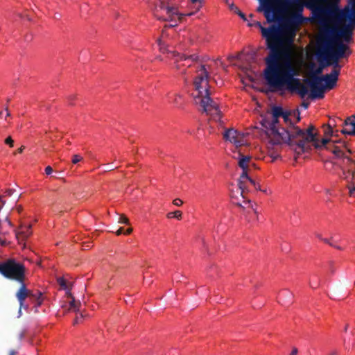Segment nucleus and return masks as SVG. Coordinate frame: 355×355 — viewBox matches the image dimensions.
<instances>
[{
    "mask_svg": "<svg viewBox=\"0 0 355 355\" xmlns=\"http://www.w3.org/2000/svg\"><path fill=\"white\" fill-rule=\"evenodd\" d=\"M309 105H310V103L305 101H304L301 104L302 107H303L304 109H307L309 107Z\"/></svg>",
    "mask_w": 355,
    "mask_h": 355,
    "instance_id": "37998d69",
    "label": "nucleus"
},
{
    "mask_svg": "<svg viewBox=\"0 0 355 355\" xmlns=\"http://www.w3.org/2000/svg\"><path fill=\"white\" fill-rule=\"evenodd\" d=\"M342 148H346L345 141H334L333 144L327 146L326 149L331 151L336 158H342L343 162L346 161L347 164H352L353 160L349 157L345 155Z\"/></svg>",
    "mask_w": 355,
    "mask_h": 355,
    "instance_id": "f8f14e48",
    "label": "nucleus"
},
{
    "mask_svg": "<svg viewBox=\"0 0 355 355\" xmlns=\"http://www.w3.org/2000/svg\"><path fill=\"white\" fill-rule=\"evenodd\" d=\"M297 354H298V349H297V347H293L292 348V351H291V352L290 353V354H289V355H297Z\"/></svg>",
    "mask_w": 355,
    "mask_h": 355,
    "instance_id": "a19ab883",
    "label": "nucleus"
},
{
    "mask_svg": "<svg viewBox=\"0 0 355 355\" xmlns=\"http://www.w3.org/2000/svg\"><path fill=\"white\" fill-rule=\"evenodd\" d=\"M301 84L304 85L306 89V93L302 96L297 90L295 91H291L288 88L287 85H284V87L281 89H277V90H272L270 87H269V90L272 92H275L278 91H282L284 89H288L291 93H295L300 96L301 98H304L308 94H309V89L308 86L310 87V94L309 95V97L311 99H320L323 98L324 97V84L322 83L323 80L321 76H313V77H308L307 78H305L303 80V82L301 81L300 79H299Z\"/></svg>",
    "mask_w": 355,
    "mask_h": 355,
    "instance_id": "0eeeda50",
    "label": "nucleus"
},
{
    "mask_svg": "<svg viewBox=\"0 0 355 355\" xmlns=\"http://www.w3.org/2000/svg\"><path fill=\"white\" fill-rule=\"evenodd\" d=\"M25 334H26V331L25 330H24L21 332H20L19 334V340H22L24 338V337L25 336Z\"/></svg>",
    "mask_w": 355,
    "mask_h": 355,
    "instance_id": "49530a36",
    "label": "nucleus"
},
{
    "mask_svg": "<svg viewBox=\"0 0 355 355\" xmlns=\"http://www.w3.org/2000/svg\"><path fill=\"white\" fill-rule=\"evenodd\" d=\"M328 355H338V352L336 349L332 350Z\"/></svg>",
    "mask_w": 355,
    "mask_h": 355,
    "instance_id": "8fccbe9b",
    "label": "nucleus"
},
{
    "mask_svg": "<svg viewBox=\"0 0 355 355\" xmlns=\"http://www.w3.org/2000/svg\"><path fill=\"white\" fill-rule=\"evenodd\" d=\"M180 98V96H176V98H175V102L176 103H178V98Z\"/></svg>",
    "mask_w": 355,
    "mask_h": 355,
    "instance_id": "052dcab7",
    "label": "nucleus"
},
{
    "mask_svg": "<svg viewBox=\"0 0 355 355\" xmlns=\"http://www.w3.org/2000/svg\"><path fill=\"white\" fill-rule=\"evenodd\" d=\"M229 8L230 10L237 14L243 20L248 21L245 15L242 12L237 6H236L233 3L229 4Z\"/></svg>",
    "mask_w": 355,
    "mask_h": 355,
    "instance_id": "4be33fe9",
    "label": "nucleus"
},
{
    "mask_svg": "<svg viewBox=\"0 0 355 355\" xmlns=\"http://www.w3.org/2000/svg\"><path fill=\"white\" fill-rule=\"evenodd\" d=\"M128 218L123 215H121L119 219V223L122 224H128Z\"/></svg>",
    "mask_w": 355,
    "mask_h": 355,
    "instance_id": "2f4dec72",
    "label": "nucleus"
},
{
    "mask_svg": "<svg viewBox=\"0 0 355 355\" xmlns=\"http://www.w3.org/2000/svg\"><path fill=\"white\" fill-rule=\"evenodd\" d=\"M344 164H346L349 166V168L347 171H345L343 169V166L341 165H339V167L343 170V176L342 178L345 179L347 181H349V180H355V172L352 171V164H354V162H353L352 164H347L346 162H343Z\"/></svg>",
    "mask_w": 355,
    "mask_h": 355,
    "instance_id": "6ab92c4d",
    "label": "nucleus"
},
{
    "mask_svg": "<svg viewBox=\"0 0 355 355\" xmlns=\"http://www.w3.org/2000/svg\"><path fill=\"white\" fill-rule=\"evenodd\" d=\"M17 352L15 350H10L9 352V355H16Z\"/></svg>",
    "mask_w": 355,
    "mask_h": 355,
    "instance_id": "5fc2aeb1",
    "label": "nucleus"
},
{
    "mask_svg": "<svg viewBox=\"0 0 355 355\" xmlns=\"http://www.w3.org/2000/svg\"><path fill=\"white\" fill-rule=\"evenodd\" d=\"M261 6L259 11H263L267 24L279 20V14H288V21L290 24H297L303 23L302 15L304 7L307 8L308 3L313 0H259Z\"/></svg>",
    "mask_w": 355,
    "mask_h": 355,
    "instance_id": "20e7f679",
    "label": "nucleus"
},
{
    "mask_svg": "<svg viewBox=\"0 0 355 355\" xmlns=\"http://www.w3.org/2000/svg\"><path fill=\"white\" fill-rule=\"evenodd\" d=\"M193 3H200V0H191Z\"/></svg>",
    "mask_w": 355,
    "mask_h": 355,
    "instance_id": "4d7b16f0",
    "label": "nucleus"
},
{
    "mask_svg": "<svg viewBox=\"0 0 355 355\" xmlns=\"http://www.w3.org/2000/svg\"><path fill=\"white\" fill-rule=\"evenodd\" d=\"M84 317V315L83 314V313H80V318H83Z\"/></svg>",
    "mask_w": 355,
    "mask_h": 355,
    "instance_id": "338daca9",
    "label": "nucleus"
},
{
    "mask_svg": "<svg viewBox=\"0 0 355 355\" xmlns=\"http://www.w3.org/2000/svg\"><path fill=\"white\" fill-rule=\"evenodd\" d=\"M333 247H334V248H337V249H338V250H341V248H340V246H337V245H334V246H333Z\"/></svg>",
    "mask_w": 355,
    "mask_h": 355,
    "instance_id": "0e129e2a",
    "label": "nucleus"
},
{
    "mask_svg": "<svg viewBox=\"0 0 355 355\" xmlns=\"http://www.w3.org/2000/svg\"><path fill=\"white\" fill-rule=\"evenodd\" d=\"M251 157L250 156H245L243 155L242 154H239V166L240 168H242L243 172H246L247 174H249L250 172V162Z\"/></svg>",
    "mask_w": 355,
    "mask_h": 355,
    "instance_id": "f3484780",
    "label": "nucleus"
},
{
    "mask_svg": "<svg viewBox=\"0 0 355 355\" xmlns=\"http://www.w3.org/2000/svg\"><path fill=\"white\" fill-rule=\"evenodd\" d=\"M5 110L6 111V117H7V116H10V112H9V111H8V106H6V107H5Z\"/></svg>",
    "mask_w": 355,
    "mask_h": 355,
    "instance_id": "603ef678",
    "label": "nucleus"
},
{
    "mask_svg": "<svg viewBox=\"0 0 355 355\" xmlns=\"http://www.w3.org/2000/svg\"><path fill=\"white\" fill-rule=\"evenodd\" d=\"M278 123V118L272 117L270 121L264 120L261 123V124L264 128H266L268 130V134L270 138V143L272 145L286 144L288 146H289L290 141H288L286 135L288 134V137H290V128H278L277 127Z\"/></svg>",
    "mask_w": 355,
    "mask_h": 355,
    "instance_id": "1a4fd4ad",
    "label": "nucleus"
},
{
    "mask_svg": "<svg viewBox=\"0 0 355 355\" xmlns=\"http://www.w3.org/2000/svg\"><path fill=\"white\" fill-rule=\"evenodd\" d=\"M114 168L111 167V166H109V167L106 169V171H112V170H114Z\"/></svg>",
    "mask_w": 355,
    "mask_h": 355,
    "instance_id": "bf43d9fd",
    "label": "nucleus"
},
{
    "mask_svg": "<svg viewBox=\"0 0 355 355\" xmlns=\"http://www.w3.org/2000/svg\"><path fill=\"white\" fill-rule=\"evenodd\" d=\"M302 24H290L287 16L284 19V26L272 24L265 27L258 21L248 24L250 27L259 28L266 41V48L269 50L265 58L263 78L272 90L281 89L287 85L290 90H297L302 96L306 93V87L301 84L299 78H295L297 70L291 61V51L296 31Z\"/></svg>",
    "mask_w": 355,
    "mask_h": 355,
    "instance_id": "f257e3e1",
    "label": "nucleus"
},
{
    "mask_svg": "<svg viewBox=\"0 0 355 355\" xmlns=\"http://www.w3.org/2000/svg\"><path fill=\"white\" fill-rule=\"evenodd\" d=\"M35 295V296L33 297V298L36 299V300H37V306H39L42 303V293L41 292H38V293H37Z\"/></svg>",
    "mask_w": 355,
    "mask_h": 355,
    "instance_id": "c756f323",
    "label": "nucleus"
},
{
    "mask_svg": "<svg viewBox=\"0 0 355 355\" xmlns=\"http://www.w3.org/2000/svg\"><path fill=\"white\" fill-rule=\"evenodd\" d=\"M173 204L175 206L180 207L183 204V202L180 199L176 198L173 201Z\"/></svg>",
    "mask_w": 355,
    "mask_h": 355,
    "instance_id": "c9c22d12",
    "label": "nucleus"
},
{
    "mask_svg": "<svg viewBox=\"0 0 355 355\" xmlns=\"http://www.w3.org/2000/svg\"><path fill=\"white\" fill-rule=\"evenodd\" d=\"M339 70H332L329 74L322 76L323 82H324V92L332 89L338 80Z\"/></svg>",
    "mask_w": 355,
    "mask_h": 355,
    "instance_id": "dca6fc26",
    "label": "nucleus"
},
{
    "mask_svg": "<svg viewBox=\"0 0 355 355\" xmlns=\"http://www.w3.org/2000/svg\"><path fill=\"white\" fill-rule=\"evenodd\" d=\"M82 159H83V157L80 155H74L72 157L71 162L73 164H76L78 163L79 162H80Z\"/></svg>",
    "mask_w": 355,
    "mask_h": 355,
    "instance_id": "7c9ffc66",
    "label": "nucleus"
},
{
    "mask_svg": "<svg viewBox=\"0 0 355 355\" xmlns=\"http://www.w3.org/2000/svg\"><path fill=\"white\" fill-rule=\"evenodd\" d=\"M315 56L318 62V67L315 69H311L309 77L320 76V75L322 73L324 69L327 67L326 65L325 51L322 49V44L318 40H317L316 43Z\"/></svg>",
    "mask_w": 355,
    "mask_h": 355,
    "instance_id": "9b49d317",
    "label": "nucleus"
},
{
    "mask_svg": "<svg viewBox=\"0 0 355 355\" xmlns=\"http://www.w3.org/2000/svg\"><path fill=\"white\" fill-rule=\"evenodd\" d=\"M333 125H331V123H329L327 125V126L324 130V134L326 135H329V136L333 135V133H334Z\"/></svg>",
    "mask_w": 355,
    "mask_h": 355,
    "instance_id": "c85d7f7f",
    "label": "nucleus"
},
{
    "mask_svg": "<svg viewBox=\"0 0 355 355\" xmlns=\"http://www.w3.org/2000/svg\"><path fill=\"white\" fill-rule=\"evenodd\" d=\"M175 279H176V280L178 282H180L181 281V277H176Z\"/></svg>",
    "mask_w": 355,
    "mask_h": 355,
    "instance_id": "69168bd1",
    "label": "nucleus"
},
{
    "mask_svg": "<svg viewBox=\"0 0 355 355\" xmlns=\"http://www.w3.org/2000/svg\"><path fill=\"white\" fill-rule=\"evenodd\" d=\"M347 182V187L348 188L349 190L350 189V186L355 185V179L354 180L351 179Z\"/></svg>",
    "mask_w": 355,
    "mask_h": 355,
    "instance_id": "4c0bfd02",
    "label": "nucleus"
},
{
    "mask_svg": "<svg viewBox=\"0 0 355 355\" xmlns=\"http://www.w3.org/2000/svg\"><path fill=\"white\" fill-rule=\"evenodd\" d=\"M339 3L340 0H313L307 5L311 16L303 19V23L318 24V40L321 44L328 43L331 48H336L339 42H350L355 28V0H347L343 8Z\"/></svg>",
    "mask_w": 355,
    "mask_h": 355,
    "instance_id": "f03ea898",
    "label": "nucleus"
},
{
    "mask_svg": "<svg viewBox=\"0 0 355 355\" xmlns=\"http://www.w3.org/2000/svg\"><path fill=\"white\" fill-rule=\"evenodd\" d=\"M166 34L163 31L160 38L157 39V44L159 51L163 53H166L168 58L174 60L175 68L180 70L182 67H191L194 62L199 63L200 66L196 69V76L193 80V85L196 94L193 95L196 104H200L202 112L209 115L216 121H220L221 112L219 110L218 103L211 98L209 92V79L210 78L208 67L204 64V58H200L197 54L186 55L180 53L175 51L168 49L165 37Z\"/></svg>",
    "mask_w": 355,
    "mask_h": 355,
    "instance_id": "7ed1b4c3",
    "label": "nucleus"
},
{
    "mask_svg": "<svg viewBox=\"0 0 355 355\" xmlns=\"http://www.w3.org/2000/svg\"><path fill=\"white\" fill-rule=\"evenodd\" d=\"M53 172V168L51 166H48L45 168V173L46 175H51Z\"/></svg>",
    "mask_w": 355,
    "mask_h": 355,
    "instance_id": "58836bf2",
    "label": "nucleus"
},
{
    "mask_svg": "<svg viewBox=\"0 0 355 355\" xmlns=\"http://www.w3.org/2000/svg\"><path fill=\"white\" fill-rule=\"evenodd\" d=\"M116 235H121V234H124V229L123 227H120L116 232Z\"/></svg>",
    "mask_w": 355,
    "mask_h": 355,
    "instance_id": "a18cd8bd",
    "label": "nucleus"
},
{
    "mask_svg": "<svg viewBox=\"0 0 355 355\" xmlns=\"http://www.w3.org/2000/svg\"><path fill=\"white\" fill-rule=\"evenodd\" d=\"M79 321V316H76V318L74 320V324L78 323Z\"/></svg>",
    "mask_w": 355,
    "mask_h": 355,
    "instance_id": "6e6d98bb",
    "label": "nucleus"
},
{
    "mask_svg": "<svg viewBox=\"0 0 355 355\" xmlns=\"http://www.w3.org/2000/svg\"><path fill=\"white\" fill-rule=\"evenodd\" d=\"M223 137L225 140L235 144L236 147L243 144V135L234 129L227 130L223 134Z\"/></svg>",
    "mask_w": 355,
    "mask_h": 355,
    "instance_id": "2eb2a0df",
    "label": "nucleus"
},
{
    "mask_svg": "<svg viewBox=\"0 0 355 355\" xmlns=\"http://www.w3.org/2000/svg\"><path fill=\"white\" fill-rule=\"evenodd\" d=\"M25 148V147L24 146H21L19 148H18L14 154H16V153H21L24 150V149Z\"/></svg>",
    "mask_w": 355,
    "mask_h": 355,
    "instance_id": "de8ad7c7",
    "label": "nucleus"
},
{
    "mask_svg": "<svg viewBox=\"0 0 355 355\" xmlns=\"http://www.w3.org/2000/svg\"><path fill=\"white\" fill-rule=\"evenodd\" d=\"M226 3L229 6V4H231V3L229 2V0H225Z\"/></svg>",
    "mask_w": 355,
    "mask_h": 355,
    "instance_id": "774afa93",
    "label": "nucleus"
},
{
    "mask_svg": "<svg viewBox=\"0 0 355 355\" xmlns=\"http://www.w3.org/2000/svg\"><path fill=\"white\" fill-rule=\"evenodd\" d=\"M344 128H347V130H351V126H345Z\"/></svg>",
    "mask_w": 355,
    "mask_h": 355,
    "instance_id": "680f3d73",
    "label": "nucleus"
},
{
    "mask_svg": "<svg viewBox=\"0 0 355 355\" xmlns=\"http://www.w3.org/2000/svg\"><path fill=\"white\" fill-rule=\"evenodd\" d=\"M24 265L13 258L0 261V274L6 279L21 283L25 280Z\"/></svg>",
    "mask_w": 355,
    "mask_h": 355,
    "instance_id": "6e6552de",
    "label": "nucleus"
},
{
    "mask_svg": "<svg viewBox=\"0 0 355 355\" xmlns=\"http://www.w3.org/2000/svg\"><path fill=\"white\" fill-rule=\"evenodd\" d=\"M344 125L351 126V130H347V128H343L340 130L343 134L355 135V116L347 118L344 122Z\"/></svg>",
    "mask_w": 355,
    "mask_h": 355,
    "instance_id": "a211bd4d",
    "label": "nucleus"
},
{
    "mask_svg": "<svg viewBox=\"0 0 355 355\" xmlns=\"http://www.w3.org/2000/svg\"><path fill=\"white\" fill-rule=\"evenodd\" d=\"M154 15L159 20L173 21L178 12L175 8L166 5L164 0H159V4L155 6Z\"/></svg>",
    "mask_w": 355,
    "mask_h": 355,
    "instance_id": "9d476101",
    "label": "nucleus"
},
{
    "mask_svg": "<svg viewBox=\"0 0 355 355\" xmlns=\"http://www.w3.org/2000/svg\"><path fill=\"white\" fill-rule=\"evenodd\" d=\"M5 143L6 144L9 145L10 147H12L14 141L12 140V139L10 137H8L6 139Z\"/></svg>",
    "mask_w": 355,
    "mask_h": 355,
    "instance_id": "f704fd0d",
    "label": "nucleus"
},
{
    "mask_svg": "<svg viewBox=\"0 0 355 355\" xmlns=\"http://www.w3.org/2000/svg\"><path fill=\"white\" fill-rule=\"evenodd\" d=\"M297 122H298V121H300V112H299V111H297Z\"/></svg>",
    "mask_w": 355,
    "mask_h": 355,
    "instance_id": "13d9d810",
    "label": "nucleus"
},
{
    "mask_svg": "<svg viewBox=\"0 0 355 355\" xmlns=\"http://www.w3.org/2000/svg\"><path fill=\"white\" fill-rule=\"evenodd\" d=\"M315 127L309 125L306 130L300 128L298 126L292 125L290 128V137L287 134L286 138L289 141V146L297 154L300 155L306 150V144L315 141L317 134L313 132Z\"/></svg>",
    "mask_w": 355,
    "mask_h": 355,
    "instance_id": "39448f33",
    "label": "nucleus"
},
{
    "mask_svg": "<svg viewBox=\"0 0 355 355\" xmlns=\"http://www.w3.org/2000/svg\"><path fill=\"white\" fill-rule=\"evenodd\" d=\"M14 192V190L13 189H7L6 191H5V193L6 196H10L12 195Z\"/></svg>",
    "mask_w": 355,
    "mask_h": 355,
    "instance_id": "79ce46f5",
    "label": "nucleus"
},
{
    "mask_svg": "<svg viewBox=\"0 0 355 355\" xmlns=\"http://www.w3.org/2000/svg\"><path fill=\"white\" fill-rule=\"evenodd\" d=\"M132 232V228H128V229L126 230L125 232H124V234H130Z\"/></svg>",
    "mask_w": 355,
    "mask_h": 355,
    "instance_id": "3c124183",
    "label": "nucleus"
},
{
    "mask_svg": "<svg viewBox=\"0 0 355 355\" xmlns=\"http://www.w3.org/2000/svg\"><path fill=\"white\" fill-rule=\"evenodd\" d=\"M81 304L80 301H76L74 297H72L69 302V307L67 308V311H73L76 313L80 311V306Z\"/></svg>",
    "mask_w": 355,
    "mask_h": 355,
    "instance_id": "aec40b11",
    "label": "nucleus"
},
{
    "mask_svg": "<svg viewBox=\"0 0 355 355\" xmlns=\"http://www.w3.org/2000/svg\"><path fill=\"white\" fill-rule=\"evenodd\" d=\"M71 286L72 285L71 284L70 285V287L68 288L66 291V296L68 297V298H70V299H72V297H74L73 295H72V293H71Z\"/></svg>",
    "mask_w": 355,
    "mask_h": 355,
    "instance_id": "72a5a7b5",
    "label": "nucleus"
},
{
    "mask_svg": "<svg viewBox=\"0 0 355 355\" xmlns=\"http://www.w3.org/2000/svg\"><path fill=\"white\" fill-rule=\"evenodd\" d=\"M20 284L19 290L16 293V297L19 303V308L26 309L27 306L24 305L25 300L28 297H33L35 296V294L32 293L31 291L28 290L24 283V281L21 283H19Z\"/></svg>",
    "mask_w": 355,
    "mask_h": 355,
    "instance_id": "4468645a",
    "label": "nucleus"
},
{
    "mask_svg": "<svg viewBox=\"0 0 355 355\" xmlns=\"http://www.w3.org/2000/svg\"><path fill=\"white\" fill-rule=\"evenodd\" d=\"M349 193L350 196H353L355 193V185L350 186V189L349 190Z\"/></svg>",
    "mask_w": 355,
    "mask_h": 355,
    "instance_id": "ea45409f",
    "label": "nucleus"
},
{
    "mask_svg": "<svg viewBox=\"0 0 355 355\" xmlns=\"http://www.w3.org/2000/svg\"><path fill=\"white\" fill-rule=\"evenodd\" d=\"M31 227V225L25 226L24 228L26 229V231L24 230H21V234H24V236H28V235L31 234V232H28Z\"/></svg>",
    "mask_w": 355,
    "mask_h": 355,
    "instance_id": "473e14b6",
    "label": "nucleus"
},
{
    "mask_svg": "<svg viewBox=\"0 0 355 355\" xmlns=\"http://www.w3.org/2000/svg\"><path fill=\"white\" fill-rule=\"evenodd\" d=\"M256 181L251 178L246 172L242 173L238 180L239 189L241 191L242 198H245V193L248 192L249 186H256Z\"/></svg>",
    "mask_w": 355,
    "mask_h": 355,
    "instance_id": "ddd939ff",
    "label": "nucleus"
},
{
    "mask_svg": "<svg viewBox=\"0 0 355 355\" xmlns=\"http://www.w3.org/2000/svg\"><path fill=\"white\" fill-rule=\"evenodd\" d=\"M243 202H242V203H241V202H235V204H236L237 206H239V207H241V208H242V209H245V208H246V205H248V207H250V208H252V209L254 211V212H255V213H257V211H256L255 209H254V207H253V205L251 204V201H250V200H245V198H243Z\"/></svg>",
    "mask_w": 355,
    "mask_h": 355,
    "instance_id": "b1692460",
    "label": "nucleus"
},
{
    "mask_svg": "<svg viewBox=\"0 0 355 355\" xmlns=\"http://www.w3.org/2000/svg\"><path fill=\"white\" fill-rule=\"evenodd\" d=\"M57 282L60 287L64 290H67L70 287L67 284L66 280L63 277L58 278Z\"/></svg>",
    "mask_w": 355,
    "mask_h": 355,
    "instance_id": "bb28decb",
    "label": "nucleus"
},
{
    "mask_svg": "<svg viewBox=\"0 0 355 355\" xmlns=\"http://www.w3.org/2000/svg\"><path fill=\"white\" fill-rule=\"evenodd\" d=\"M315 236L317 238H318L320 240H322L323 237L322 236V235L320 234H318V233H316L315 234Z\"/></svg>",
    "mask_w": 355,
    "mask_h": 355,
    "instance_id": "864d4df0",
    "label": "nucleus"
},
{
    "mask_svg": "<svg viewBox=\"0 0 355 355\" xmlns=\"http://www.w3.org/2000/svg\"><path fill=\"white\" fill-rule=\"evenodd\" d=\"M330 141L329 139L323 138L321 140H319L316 137L315 141H312L313 143V146L315 148H320L322 147H327V144Z\"/></svg>",
    "mask_w": 355,
    "mask_h": 355,
    "instance_id": "412c9836",
    "label": "nucleus"
},
{
    "mask_svg": "<svg viewBox=\"0 0 355 355\" xmlns=\"http://www.w3.org/2000/svg\"><path fill=\"white\" fill-rule=\"evenodd\" d=\"M284 111L283 110L282 107L279 106H275L272 109V114L273 118H279L281 117L282 115H283V112Z\"/></svg>",
    "mask_w": 355,
    "mask_h": 355,
    "instance_id": "5701e85b",
    "label": "nucleus"
},
{
    "mask_svg": "<svg viewBox=\"0 0 355 355\" xmlns=\"http://www.w3.org/2000/svg\"><path fill=\"white\" fill-rule=\"evenodd\" d=\"M76 98V96L75 94H71L68 96V100L69 101H73Z\"/></svg>",
    "mask_w": 355,
    "mask_h": 355,
    "instance_id": "09e8293b",
    "label": "nucleus"
},
{
    "mask_svg": "<svg viewBox=\"0 0 355 355\" xmlns=\"http://www.w3.org/2000/svg\"><path fill=\"white\" fill-rule=\"evenodd\" d=\"M166 216L168 218H176L178 220H180L182 218V212L180 211L177 210L173 212L168 213Z\"/></svg>",
    "mask_w": 355,
    "mask_h": 355,
    "instance_id": "a878e982",
    "label": "nucleus"
},
{
    "mask_svg": "<svg viewBox=\"0 0 355 355\" xmlns=\"http://www.w3.org/2000/svg\"><path fill=\"white\" fill-rule=\"evenodd\" d=\"M347 328H348V324H346L345 327L344 331H347Z\"/></svg>",
    "mask_w": 355,
    "mask_h": 355,
    "instance_id": "e2e57ef3",
    "label": "nucleus"
},
{
    "mask_svg": "<svg viewBox=\"0 0 355 355\" xmlns=\"http://www.w3.org/2000/svg\"><path fill=\"white\" fill-rule=\"evenodd\" d=\"M291 112H284L283 115L281 117L284 119L285 123H288L289 126L288 128H290L292 125H294L292 121L290 119Z\"/></svg>",
    "mask_w": 355,
    "mask_h": 355,
    "instance_id": "393cba45",
    "label": "nucleus"
},
{
    "mask_svg": "<svg viewBox=\"0 0 355 355\" xmlns=\"http://www.w3.org/2000/svg\"><path fill=\"white\" fill-rule=\"evenodd\" d=\"M293 293L288 290L282 291L279 294V298L281 299L282 297L291 298L293 297Z\"/></svg>",
    "mask_w": 355,
    "mask_h": 355,
    "instance_id": "cd10ccee",
    "label": "nucleus"
},
{
    "mask_svg": "<svg viewBox=\"0 0 355 355\" xmlns=\"http://www.w3.org/2000/svg\"><path fill=\"white\" fill-rule=\"evenodd\" d=\"M336 44V48H331L327 42L322 44V46L326 54V65L327 67L332 66V70L340 71L341 66L339 64V60L349 57L352 51L347 44L339 42Z\"/></svg>",
    "mask_w": 355,
    "mask_h": 355,
    "instance_id": "423d86ee",
    "label": "nucleus"
},
{
    "mask_svg": "<svg viewBox=\"0 0 355 355\" xmlns=\"http://www.w3.org/2000/svg\"><path fill=\"white\" fill-rule=\"evenodd\" d=\"M253 187L257 191H261L263 193H266V189H261L260 184L257 182H256V186H253Z\"/></svg>",
    "mask_w": 355,
    "mask_h": 355,
    "instance_id": "e433bc0d",
    "label": "nucleus"
},
{
    "mask_svg": "<svg viewBox=\"0 0 355 355\" xmlns=\"http://www.w3.org/2000/svg\"><path fill=\"white\" fill-rule=\"evenodd\" d=\"M323 242H324L325 243L329 245L330 246H334V245L327 239H322V240Z\"/></svg>",
    "mask_w": 355,
    "mask_h": 355,
    "instance_id": "c03bdc74",
    "label": "nucleus"
}]
</instances>
